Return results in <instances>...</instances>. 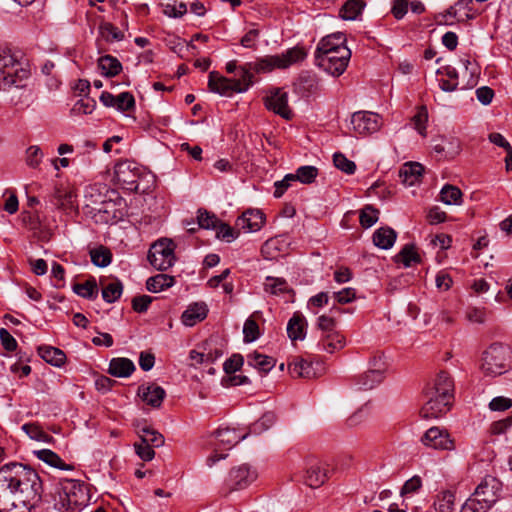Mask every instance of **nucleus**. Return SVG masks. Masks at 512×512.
Segmentation results:
<instances>
[{
	"mask_svg": "<svg viewBox=\"0 0 512 512\" xmlns=\"http://www.w3.org/2000/svg\"><path fill=\"white\" fill-rule=\"evenodd\" d=\"M38 473L18 462L0 467V512H31L42 501Z\"/></svg>",
	"mask_w": 512,
	"mask_h": 512,
	"instance_id": "f257e3e1",
	"label": "nucleus"
},
{
	"mask_svg": "<svg viewBox=\"0 0 512 512\" xmlns=\"http://www.w3.org/2000/svg\"><path fill=\"white\" fill-rule=\"evenodd\" d=\"M307 56L304 48L301 47H293L288 49L286 52L281 55H269L265 57L258 58L254 62H248L241 66V72L243 74V81H246L248 87H250L253 83V74L255 73H268L273 71L274 69H285L292 64L298 63L304 60Z\"/></svg>",
	"mask_w": 512,
	"mask_h": 512,
	"instance_id": "f03ea898",
	"label": "nucleus"
},
{
	"mask_svg": "<svg viewBox=\"0 0 512 512\" xmlns=\"http://www.w3.org/2000/svg\"><path fill=\"white\" fill-rule=\"evenodd\" d=\"M30 71L10 49L0 50V90L24 87Z\"/></svg>",
	"mask_w": 512,
	"mask_h": 512,
	"instance_id": "7ed1b4c3",
	"label": "nucleus"
},
{
	"mask_svg": "<svg viewBox=\"0 0 512 512\" xmlns=\"http://www.w3.org/2000/svg\"><path fill=\"white\" fill-rule=\"evenodd\" d=\"M512 364V351L503 344L494 343L484 351L481 369L487 376H499L507 372Z\"/></svg>",
	"mask_w": 512,
	"mask_h": 512,
	"instance_id": "20e7f679",
	"label": "nucleus"
},
{
	"mask_svg": "<svg viewBox=\"0 0 512 512\" xmlns=\"http://www.w3.org/2000/svg\"><path fill=\"white\" fill-rule=\"evenodd\" d=\"M258 473L251 465L243 463L232 467L224 481L225 494L244 490L256 481Z\"/></svg>",
	"mask_w": 512,
	"mask_h": 512,
	"instance_id": "39448f33",
	"label": "nucleus"
},
{
	"mask_svg": "<svg viewBox=\"0 0 512 512\" xmlns=\"http://www.w3.org/2000/svg\"><path fill=\"white\" fill-rule=\"evenodd\" d=\"M175 243L168 238H161L153 243L148 252V261L157 270L165 271L175 262Z\"/></svg>",
	"mask_w": 512,
	"mask_h": 512,
	"instance_id": "423d86ee",
	"label": "nucleus"
},
{
	"mask_svg": "<svg viewBox=\"0 0 512 512\" xmlns=\"http://www.w3.org/2000/svg\"><path fill=\"white\" fill-rule=\"evenodd\" d=\"M351 58L348 47H340L337 51L315 54L317 66L333 76H340L346 70Z\"/></svg>",
	"mask_w": 512,
	"mask_h": 512,
	"instance_id": "0eeeda50",
	"label": "nucleus"
},
{
	"mask_svg": "<svg viewBox=\"0 0 512 512\" xmlns=\"http://www.w3.org/2000/svg\"><path fill=\"white\" fill-rule=\"evenodd\" d=\"M351 130L355 136H369L378 132L382 125V117L371 111H357L350 118Z\"/></svg>",
	"mask_w": 512,
	"mask_h": 512,
	"instance_id": "6e6552de",
	"label": "nucleus"
},
{
	"mask_svg": "<svg viewBox=\"0 0 512 512\" xmlns=\"http://www.w3.org/2000/svg\"><path fill=\"white\" fill-rule=\"evenodd\" d=\"M142 174L141 167L130 160L121 161L114 168L117 183L126 190L137 191L138 180Z\"/></svg>",
	"mask_w": 512,
	"mask_h": 512,
	"instance_id": "1a4fd4ad",
	"label": "nucleus"
},
{
	"mask_svg": "<svg viewBox=\"0 0 512 512\" xmlns=\"http://www.w3.org/2000/svg\"><path fill=\"white\" fill-rule=\"evenodd\" d=\"M208 87L212 92L224 96H230L234 92H245L249 88L246 81H243V74H241V79L231 80L216 71L209 73Z\"/></svg>",
	"mask_w": 512,
	"mask_h": 512,
	"instance_id": "9d476101",
	"label": "nucleus"
},
{
	"mask_svg": "<svg viewBox=\"0 0 512 512\" xmlns=\"http://www.w3.org/2000/svg\"><path fill=\"white\" fill-rule=\"evenodd\" d=\"M328 473L327 463L311 457L306 460L303 481L310 488H319L328 480Z\"/></svg>",
	"mask_w": 512,
	"mask_h": 512,
	"instance_id": "9b49d317",
	"label": "nucleus"
},
{
	"mask_svg": "<svg viewBox=\"0 0 512 512\" xmlns=\"http://www.w3.org/2000/svg\"><path fill=\"white\" fill-rule=\"evenodd\" d=\"M63 494L64 500L74 506L77 511L88 503V492L84 483L76 480H66L58 490Z\"/></svg>",
	"mask_w": 512,
	"mask_h": 512,
	"instance_id": "f8f14e48",
	"label": "nucleus"
},
{
	"mask_svg": "<svg viewBox=\"0 0 512 512\" xmlns=\"http://www.w3.org/2000/svg\"><path fill=\"white\" fill-rule=\"evenodd\" d=\"M424 446L436 450L452 451L455 449V440L446 429L440 427L429 428L421 437Z\"/></svg>",
	"mask_w": 512,
	"mask_h": 512,
	"instance_id": "ddd939ff",
	"label": "nucleus"
},
{
	"mask_svg": "<svg viewBox=\"0 0 512 512\" xmlns=\"http://www.w3.org/2000/svg\"><path fill=\"white\" fill-rule=\"evenodd\" d=\"M502 483L494 476H485L474 493L490 508L500 499Z\"/></svg>",
	"mask_w": 512,
	"mask_h": 512,
	"instance_id": "4468645a",
	"label": "nucleus"
},
{
	"mask_svg": "<svg viewBox=\"0 0 512 512\" xmlns=\"http://www.w3.org/2000/svg\"><path fill=\"white\" fill-rule=\"evenodd\" d=\"M426 402L420 410L424 419H435L446 414L451 405V400L425 392Z\"/></svg>",
	"mask_w": 512,
	"mask_h": 512,
	"instance_id": "2eb2a0df",
	"label": "nucleus"
},
{
	"mask_svg": "<svg viewBox=\"0 0 512 512\" xmlns=\"http://www.w3.org/2000/svg\"><path fill=\"white\" fill-rule=\"evenodd\" d=\"M315 364L316 366L311 360L296 357L289 363L288 369L293 377L311 379L318 377L323 370L322 363L316 362Z\"/></svg>",
	"mask_w": 512,
	"mask_h": 512,
	"instance_id": "dca6fc26",
	"label": "nucleus"
},
{
	"mask_svg": "<svg viewBox=\"0 0 512 512\" xmlns=\"http://www.w3.org/2000/svg\"><path fill=\"white\" fill-rule=\"evenodd\" d=\"M265 107L282 118H292V111L288 105V94L280 88L275 89L265 98Z\"/></svg>",
	"mask_w": 512,
	"mask_h": 512,
	"instance_id": "f3484780",
	"label": "nucleus"
},
{
	"mask_svg": "<svg viewBox=\"0 0 512 512\" xmlns=\"http://www.w3.org/2000/svg\"><path fill=\"white\" fill-rule=\"evenodd\" d=\"M265 215L259 209H248L236 219L235 226L244 233L259 231L265 223Z\"/></svg>",
	"mask_w": 512,
	"mask_h": 512,
	"instance_id": "a211bd4d",
	"label": "nucleus"
},
{
	"mask_svg": "<svg viewBox=\"0 0 512 512\" xmlns=\"http://www.w3.org/2000/svg\"><path fill=\"white\" fill-rule=\"evenodd\" d=\"M425 392L452 401L454 397V381L449 373L441 371L437 374L433 385L428 387Z\"/></svg>",
	"mask_w": 512,
	"mask_h": 512,
	"instance_id": "6ab92c4d",
	"label": "nucleus"
},
{
	"mask_svg": "<svg viewBox=\"0 0 512 512\" xmlns=\"http://www.w3.org/2000/svg\"><path fill=\"white\" fill-rule=\"evenodd\" d=\"M248 433H242L236 428L221 427L215 433L214 437L217 447H223L224 450H230L233 446L247 437Z\"/></svg>",
	"mask_w": 512,
	"mask_h": 512,
	"instance_id": "aec40b11",
	"label": "nucleus"
},
{
	"mask_svg": "<svg viewBox=\"0 0 512 512\" xmlns=\"http://www.w3.org/2000/svg\"><path fill=\"white\" fill-rule=\"evenodd\" d=\"M76 194L69 186L58 185L55 186L53 193L50 196V202L61 210L73 209L75 206Z\"/></svg>",
	"mask_w": 512,
	"mask_h": 512,
	"instance_id": "412c9836",
	"label": "nucleus"
},
{
	"mask_svg": "<svg viewBox=\"0 0 512 512\" xmlns=\"http://www.w3.org/2000/svg\"><path fill=\"white\" fill-rule=\"evenodd\" d=\"M138 395L147 405L159 408L166 396V392L161 386L152 383L139 386Z\"/></svg>",
	"mask_w": 512,
	"mask_h": 512,
	"instance_id": "4be33fe9",
	"label": "nucleus"
},
{
	"mask_svg": "<svg viewBox=\"0 0 512 512\" xmlns=\"http://www.w3.org/2000/svg\"><path fill=\"white\" fill-rule=\"evenodd\" d=\"M208 314V307L204 302L190 304L182 313L181 321L185 326L192 327L203 321Z\"/></svg>",
	"mask_w": 512,
	"mask_h": 512,
	"instance_id": "5701e85b",
	"label": "nucleus"
},
{
	"mask_svg": "<svg viewBox=\"0 0 512 512\" xmlns=\"http://www.w3.org/2000/svg\"><path fill=\"white\" fill-rule=\"evenodd\" d=\"M423 172L424 167L420 163H405L399 171V177L405 185L412 186L420 181Z\"/></svg>",
	"mask_w": 512,
	"mask_h": 512,
	"instance_id": "b1692460",
	"label": "nucleus"
},
{
	"mask_svg": "<svg viewBox=\"0 0 512 512\" xmlns=\"http://www.w3.org/2000/svg\"><path fill=\"white\" fill-rule=\"evenodd\" d=\"M346 37L343 33H335L327 35L319 42L315 54H323L332 51H337L340 47H347L345 45Z\"/></svg>",
	"mask_w": 512,
	"mask_h": 512,
	"instance_id": "393cba45",
	"label": "nucleus"
},
{
	"mask_svg": "<svg viewBox=\"0 0 512 512\" xmlns=\"http://www.w3.org/2000/svg\"><path fill=\"white\" fill-rule=\"evenodd\" d=\"M135 371L134 363L128 358H113L110 361L108 372L115 377H128Z\"/></svg>",
	"mask_w": 512,
	"mask_h": 512,
	"instance_id": "a878e982",
	"label": "nucleus"
},
{
	"mask_svg": "<svg viewBox=\"0 0 512 512\" xmlns=\"http://www.w3.org/2000/svg\"><path fill=\"white\" fill-rule=\"evenodd\" d=\"M38 354L44 361L56 367H61L66 361L65 353L56 347L40 346Z\"/></svg>",
	"mask_w": 512,
	"mask_h": 512,
	"instance_id": "bb28decb",
	"label": "nucleus"
},
{
	"mask_svg": "<svg viewBox=\"0 0 512 512\" xmlns=\"http://www.w3.org/2000/svg\"><path fill=\"white\" fill-rule=\"evenodd\" d=\"M396 237L397 234L392 228L381 227L374 232L373 243L378 248L387 250L394 245Z\"/></svg>",
	"mask_w": 512,
	"mask_h": 512,
	"instance_id": "cd10ccee",
	"label": "nucleus"
},
{
	"mask_svg": "<svg viewBox=\"0 0 512 512\" xmlns=\"http://www.w3.org/2000/svg\"><path fill=\"white\" fill-rule=\"evenodd\" d=\"M264 291L273 296L292 293V288L284 278L267 276L264 282Z\"/></svg>",
	"mask_w": 512,
	"mask_h": 512,
	"instance_id": "c85d7f7f",
	"label": "nucleus"
},
{
	"mask_svg": "<svg viewBox=\"0 0 512 512\" xmlns=\"http://www.w3.org/2000/svg\"><path fill=\"white\" fill-rule=\"evenodd\" d=\"M320 343L323 350L328 353H334L342 349L346 344L345 337L337 330L321 335Z\"/></svg>",
	"mask_w": 512,
	"mask_h": 512,
	"instance_id": "c756f323",
	"label": "nucleus"
},
{
	"mask_svg": "<svg viewBox=\"0 0 512 512\" xmlns=\"http://www.w3.org/2000/svg\"><path fill=\"white\" fill-rule=\"evenodd\" d=\"M247 363L260 372L267 373L275 366L276 360L273 357L254 351L247 356Z\"/></svg>",
	"mask_w": 512,
	"mask_h": 512,
	"instance_id": "7c9ffc66",
	"label": "nucleus"
},
{
	"mask_svg": "<svg viewBox=\"0 0 512 512\" xmlns=\"http://www.w3.org/2000/svg\"><path fill=\"white\" fill-rule=\"evenodd\" d=\"M34 454L37 458L51 467L58 468L61 470H73L74 467L70 464H66L55 452L49 449H42L35 451Z\"/></svg>",
	"mask_w": 512,
	"mask_h": 512,
	"instance_id": "2f4dec72",
	"label": "nucleus"
},
{
	"mask_svg": "<svg viewBox=\"0 0 512 512\" xmlns=\"http://www.w3.org/2000/svg\"><path fill=\"white\" fill-rule=\"evenodd\" d=\"M305 320L299 313H295L287 325V333L291 340H302L305 337Z\"/></svg>",
	"mask_w": 512,
	"mask_h": 512,
	"instance_id": "473e14b6",
	"label": "nucleus"
},
{
	"mask_svg": "<svg viewBox=\"0 0 512 512\" xmlns=\"http://www.w3.org/2000/svg\"><path fill=\"white\" fill-rule=\"evenodd\" d=\"M98 67L101 69L102 74L107 77L116 76L122 70V64L120 61L111 55L100 57L98 60Z\"/></svg>",
	"mask_w": 512,
	"mask_h": 512,
	"instance_id": "72a5a7b5",
	"label": "nucleus"
},
{
	"mask_svg": "<svg viewBox=\"0 0 512 512\" xmlns=\"http://www.w3.org/2000/svg\"><path fill=\"white\" fill-rule=\"evenodd\" d=\"M175 280L174 277L167 274H157L156 276L148 278L146 281V288L148 291L157 293L166 288L173 286Z\"/></svg>",
	"mask_w": 512,
	"mask_h": 512,
	"instance_id": "f704fd0d",
	"label": "nucleus"
},
{
	"mask_svg": "<svg viewBox=\"0 0 512 512\" xmlns=\"http://www.w3.org/2000/svg\"><path fill=\"white\" fill-rule=\"evenodd\" d=\"M364 6L363 0H347L340 9V16L344 20H355L361 14Z\"/></svg>",
	"mask_w": 512,
	"mask_h": 512,
	"instance_id": "c9c22d12",
	"label": "nucleus"
},
{
	"mask_svg": "<svg viewBox=\"0 0 512 512\" xmlns=\"http://www.w3.org/2000/svg\"><path fill=\"white\" fill-rule=\"evenodd\" d=\"M440 200L446 205H461L462 192L454 185H445L440 191Z\"/></svg>",
	"mask_w": 512,
	"mask_h": 512,
	"instance_id": "e433bc0d",
	"label": "nucleus"
},
{
	"mask_svg": "<svg viewBox=\"0 0 512 512\" xmlns=\"http://www.w3.org/2000/svg\"><path fill=\"white\" fill-rule=\"evenodd\" d=\"M455 495L446 490L440 492L434 501V508L437 512H452L454 509Z\"/></svg>",
	"mask_w": 512,
	"mask_h": 512,
	"instance_id": "4c0bfd02",
	"label": "nucleus"
},
{
	"mask_svg": "<svg viewBox=\"0 0 512 512\" xmlns=\"http://www.w3.org/2000/svg\"><path fill=\"white\" fill-rule=\"evenodd\" d=\"M90 258L92 263L97 267H107L112 261V253L105 246H98L90 250Z\"/></svg>",
	"mask_w": 512,
	"mask_h": 512,
	"instance_id": "58836bf2",
	"label": "nucleus"
},
{
	"mask_svg": "<svg viewBox=\"0 0 512 512\" xmlns=\"http://www.w3.org/2000/svg\"><path fill=\"white\" fill-rule=\"evenodd\" d=\"M420 260V256L413 244L405 245L396 255V261L403 263L405 267L411 266L412 263H419Z\"/></svg>",
	"mask_w": 512,
	"mask_h": 512,
	"instance_id": "ea45409f",
	"label": "nucleus"
},
{
	"mask_svg": "<svg viewBox=\"0 0 512 512\" xmlns=\"http://www.w3.org/2000/svg\"><path fill=\"white\" fill-rule=\"evenodd\" d=\"M73 291L83 298L93 299L98 293L96 280L91 278L84 283H77L73 286Z\"/></svg>",
	"mask_w": 512,
	"mask_h": 512,
	"instance_id": "a19ab883",
	"label": "nucleus"
},
{
	"mask_svg": "<svg viewBox=\"0 0 512 512\" xmlns=\"http://www.w3.org/2000/svg\"><path fill=\"white\" fill-rule=\"evenodd\" d=\"M379 210L372 205H365L360 210L359 221L363 228L372 227L379 219Z\"/></svg>",
	"mask_w": 512,
	"mask_h": 512,
	"instance_id": "79ce46f5",
	"label": "nucleus"
},
{
	"mask_svg": "<svg viewBox=\"0 0 512 512\" xmlns=\"http://www.w3.org/2000/svg\"><path fill=\"white\" fill-rule=\"evenodd\" d=\"M213 229L216 230L217 238L224 240L226 242H232L235 239H237L240 235V230H238L236 226L231 227L230 225L222 223L219 220L217 227Z\"/></svg>",
	"mask_w": 512,
	"mask_h": 512,
	"instance_id": "37998d69",
	"label": "nucleus"
},
{
	"mask_svg": "<svg viewBox=\"0 0 512 512\" xmlns=\"http://www.w3.org/2000/svg\"><path fill=\"white\" fill-rule=\"evenodd\" d=\"M140 439L151 447H160L164 444L163 435L149 427L141 429Z\"/></svg>",
	"mask_w": 512,
	"mask_h": 512,
	"instance_id": "c03bdc74",
	"label": "nucleus"
},
{
	"mask_svg": "<svg viewBox=\"0 0 512 512\" xmlns=\"http://www.w3.org/2000/svg\"><path fill=\"white\" fill-rule=\"evenodd\" d=\"M123 292V285L120 281L109 283L102 289V297L107 303H113L118 300Z\"/></svg>",
	"mask_w": 512,
	"mask_h": 512,
	"instance_id": "a18cd8bd",
	"label": "nucleus"
},
{
	"mask_svg": "<svg viewBox=\"0 0 512 512\" xmlns=\"http://www.w3.org/2000/svg\"><path fill=\"white\" fill-rule=\"evenodd\" d=\"M22 430L31 438L41 442H50L52 437L43 431V429L34 423H27L22 426Z\"/></svg>",
	"mask_w": 512,
	"mask_h": 512,
	"instance_id": "49530a36",
	"label": "nucleus"
},
{
	"mask_svg": "<svg viewBox=\"0 0 512 512\" xmlns=\"http://www.w3.org/2000/svg\"><path fill=\"white\" fill-rule=\"evenodd\" d=\"M369 370H373L374 372L371 374L374 377V380H384L385 372L387 370V364L385 362L383 355H375L370 360Z\"/></svg>",
	"mask_w": 512,
	"mask_h": 512,
	"instance_id": "de8ad7c7",
	"label": "nucleus"
},
{
	"mask_svg": "<svg viewBox=\"0 0 512 512\" xmlns=\"http://www.w3.org/2000/svg\"><path fill=\"white\" fill-rule=\"evenodd\" d=\"M490 509L481 498L473 493L462 505L461 512H487Z\"/></svg>",
	"mask_w": 512,
	"mask_h": 512,
	"instance_id": "09e8293b",
	"label": "nucleus"
},
{
	"mask_svg": "<svg viewBox=\"0 0 512 512\" xmlns=\"http://www.w3.org/2000/svg\"><path fill=\"white\" fill-rule=\"evenodd\" d=\"M218 218L215 214L205 210V209H199L198 215H197V225L198 228L203 229H213L217 227L218 224Z\"/></svg>",
	"mask_w": 512,
	"mask_h": 512,
	"instance_id": "8fccbe9b",
	"label": "nucleus"
},
{
	"mask_svg": "<svg viewBox=\"0 0 512 512\" xmlns=\"http://www.w3.org/2000/svg\"><path fill=\"white\" fill-rule=\"evenodd\" d=\"M318 175V169L314 166H301L296 170L294 178L303 184H310L314 182Z\"/></svg>",
	"mask_w": 512,
	"mask_h": 512,
	"instance_id": "3c124183",
	"label": "nucleus"
},
{
	"mask_svg": "<svg viewBox=\"0 0 512 512\" xmlns=\"http://www.w3.org/2000/svg\"><path fill=\"white\" fill-rule=\"evenodd\" d=\"M100 34L107 41H121L124 38V34L111 23H102L99 26Z\"/></svg>",
	"mask_w": 512,
	"mask_h": 512,
	"instance_id": "603ef678",
	"label": "nucleus"
},
{
	"mask_svg": "<svg viewBox=\"0 0 512 512\" xmlns=\"http://www.w3.org/2000/svg\"><path fill=\"white\" fill-rule=\"evenodd\" d=\"M333 162L336 168L345 172L346 174H353L356 170V164L345 157L342 153H335Z\"/></svg>",
	"mask_w": 512,
	"mask_h": 512,
	"instance_id": "864d4df0",
	"label": "nucleus"
},
{
	"mask_svg": "<svg viewBox=\"0 0 512 512\" xmlns=\"http://www.w3.org/2000/svg\"><path fill=\"white\" fill-rule=\"evenodd\" d=\"M187 12V6L185 3L173 2L163 4V13L172 18L182 17Z\"/></svg>",
	"mask_w": 512,
	"mask_h": 512,
	"instance_id": "5fc2aeb1",
	"label": "nucleus"
},
{
	"mask_svg": "<svg viewBox=\"0 0 512 512\" xmlns=\"http://www.w3.org/2000/svg\"><path fill=\"white\" fill-rule=\"evenodd\" d=\"M115 107L120 111H129L135 107L134 96L129 92H122L116 96Z\"/></svg>",
	"mask_w": 512,
	"mask_h": 512,
	"instance_id": "6e6d98bb",
	"label": "nucleus"
},
{
	"mask_svg": "<svg viewBox=\"0 0 512 512\" xmlns=\"http://www.w3.org/2000/svg\"><path fill=\"white\" fill-rule=\"evenodd\" d=\"M244 341L249 343L255 341L259 337V326L257 322L248 318L243 327Z\"/></svg>",
	"mask_w": 512,
	"mask_h": 512,
	"instance_id": "4d7b16f0",
	"label": "nucleus"
},
{
	"mask_svg": "<svg viewBox=\"0 0 512 512\" xmlns=\"http://www.w3.org/2000/svg\"><path fill=\"white\" fill-rule=\"evenodd\" d=\"M96 107V101L92 98H85V99H80L79 101H77L73 108H72V111L75 113V114H91L94 109Z\"/></svg>",
	"mask_w": 512,
	"mask_h": 512,
	"instance_id": "13d9d810",
	"label": "nucleus"
},
{
	"mask_svg": "<svg viewBox=\"0 0 512 512\" xmlns=\"http://www.w3.org/2000/svg\"><path fill=\"white\" fill-rule=\"evenodd\" d=\"M374 371L367 370L365 373L360 375L357 379V385L360 389L370 390L379 385L383 380H374V377L371 375Z\"/></svg>",
	"mask_w": 512,
	"mask_h": 512,
	"instance_id": "bf43d9fd",
	"label": "nucleus"
},
{
	"mask_svg": "<svg viewBox=\"0 0 512 512\" xmlns=\"http://www.w3.org/2000/svg\"><path fill=\"white\" fill-rule=\"evenodd\" d=\"M42 158H43V152L41 151V149L38 146H36V145L30 146L26 150V163L28 166H30L32 168L38 167L39 164L41 163Z\"/></svg>",
	"mask_w": 512,
	"mask_h": 512,
	"instance_id": "052dcab7",
	"label": "nucleus"
},
{
	"mask_svg": "<svg viewBox=\"0 0 512 512\" xmlns=\"http://www.w3.org/2000/svg\"><path fill=\"white\" fill-rule=\"evenodd\" d=\"M422 487V479L418 475H414L408 479L400 490V495L405 496L418 492Z\"/></svg>",
	"mask_w": 512,
	"mask_h": 512,
	"instance_id": "680f3d73",
	"label": "nucleus"
},
{
	"mask_svg": "<svg viewBox=\"0 0 512 512\" xmlns=\"http://www.w3.org/2000/svg\"><path fill=\"white\" fill-rule=\"evenodd\" d=\"M243 357L240 354H234L223 364V369L227 374H233L240 370L243 365Z\"/></svg>",
	"mask_w": 512,
	"mask_h": 512,
	"instance_id": "e2e57ef3",
	"label": "nucleus"
},
{
	"mask_svg": "<svg viewBox=\"0 0 512 512\" xmlns=\"http://www.w3.org/2000/svg\"><path fill=\"white\" fill-rule=\"evenodd\" d=\"M67 504H69V502L64 500L63 494L58 491L50 512H77V509L74 506H68Z\"/></svg>",
	"mask_w": 512,
	"mask_h": 512,
	"instance_id": "0e129e2a",
	"label": "nucleus"
},
{
	"mask_svg": "<svg viewBox=\"0 0 512 512\" xmlns=\"http://www.w3.org/2000/svg\"><path fill=\"white\" fill-rule=\"evenodd\" d=\"M317 327L322 332V335L336 330V321L334 318L321 315L317 319Z\"/></svg>",
	"mask_w": 512,
	"mask_h": 512,
	"instance_id": "69168bd1",
	"label": "nucleus"
},
{
	"mask_svg": "<svg viewBox=\"0 0 512 512\" xmlns=\"http://www.w3.org/2000/svg\"><path fill=\"white\" fill-rule=\"evenodd\" d=\"M409 0H393L391 13L395 19H402L408 12Z\"/></svg>",
	"mask_w": 512,
	"mask_h": 512,
	"instance_id": "338daca9",
	"label": "nucleus"
},
{
	"mask_svg": "<svg viewBox=\"0 0 512 512\" xmlns=\"http://www.w3.org/2000/svg\"><path fill=\"white\" fill-rule=\"evenodd\" d=\"M512 407V399L498 396L493 398L489 403V408L492 411H505Z\"/></svg>",
	"mask_w": 512,
	"mask_h": 512,
	"instance_id": "774afa93",
	"label": "nucleus"
}]
</instances>
